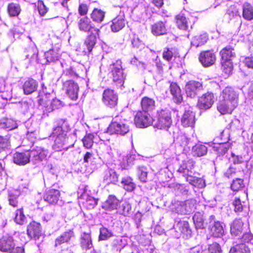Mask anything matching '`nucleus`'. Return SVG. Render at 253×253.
Returning a JSON list of instances; mask_svg holds the SVG:
<instances>
[{
    "mask_svg": "<svg viewBox=\"0 0 253 253\" xmlns=\"http://www.w3.org/2000/svg\"><path fill=\"white\" fill-rule=\"evenodd\" d=\"M111 78L116 88H121L125 83V76L121 61L117 60L110 65Z\"/></svg>",
    "mask_w": 253,
    "mask_h": 253,
    "instance_id": "f257e3e1",
    "label": "nucleus"
},
{
    "mask_svg": "<svg viewBox=\"0 0 253 253\" xmlns=\"http://www.w3.org/2000/svg\"><path fill=\"white\" fill-rule=\"evenodd\" d=\"M157 122L155 127L161 130H168L172 124L171 113L168 109H161L157 112Z\"/></svg>",
    "mask_w": 253,
    "mask_h": 253,
    "instance_id": "f03ea898",
    "label": "nucleus"
},
{
    "mask_svg": "<svg viewBox=\"0 0 253 253\" xmlns=\"http://www.w3.org/2000/svg\"><path fill=\"white\" fill-rule=\"evenodd\" d=\"M108 131L111 134L125 135L129 131L128 123L126 121H112L108 127Z\"/></svg>",
    "mask_w": 253,
    "mask_h": 253,
    "instance_id": "7ed1b4c3",
    "label": "nucleus"
},
{
    "mask_svg": "<svg viewBox=\"0 0 253 253\" xmlns=\"http://www.w3.org/2000/svg\"><path fill=\"white\" fill-rule=\"evenodd\" d=\"M118 95L113 89L108 88L104 90L102 101L107 108L115 109L118 105Z\"/></svg>",
    "mask_w": 253,
    "mask_h": 253,
    "instance_id": "20e7f679",
    "label": "nucleus"
},
{
    "mask_svg": "<svg viewBox=\"0 0 253 253\" xmlns=\"http://www.w3.org/2000/svg\"><path fill=\"white\" fill-rule=\"evenodd\" d=\"M153 121V119L150 113L142 110L138 111L134 116V123L139 128H145L151 126Z\"/></svg>",
    "mask_w": 253,
    "mask_h": 253,
    "instance_id": "39448f33",
    "label": "nucleus"
},
{
    "mask_svg": "<svg viewBox=\"0 0 253 253\" xmlns=\"http://www.w3.org/2000/svg\"><path fill=\"white\" fill-rule=\"evenodd\" d=\"M78 28L80 31L89 34H96L100 33L99 28L95 26V24L87 17L81 18L77 23Z\"/></svg>",
    "mask_w": 253,
    "mask_h": 253,
    "instance_id": "423d86ee",
    "label": "nucleus"
},
{
    "mask_svg": "<svg viewBox=\"0 0 253 253\" xmlns=\"http://www.w3.org/2000/svg\"><path fill=\"white\" fill-rule=\"evenodd\" d=\"M203 89V83L200 81L190 80L185 84V93L188 97L194 98Z\"/></svg>",
    "mask_w": 253,
    "mask_h": 253,
    "instance_id": "0eeeda50",
    "label": "nucleus"
},
{
    "mask_svg": "<svg viewBox=\"0 0 253 253\" xmlns=\"http://www.w3.org/2000/svg\"><path fill=\"white\" fill-rule=\"evenodd\" d=\"M214 103V95L211 92H207L198 98L197 107L201 110L210 109Z\"/></svg>",
    "mask_w": 253,
    "mask_h": 253,
    "instance_id": "6e6552de",
    "label": "nucleus"
},
{
    "mask_svg": "<svg viewBox=\"0 0 253 253\" xmlns=\"http://www.w3.org/2000/svg\"><path fill=\"white\" fill-rule=\"evenodd\" d=\"M210 225L209 227V233L214 238H220L224 234L223 223L216 220L215 216L213 215L210 217Z\"/></svg>",
    "mask_w": 253,
    "mask_h": 253,
    "instance_id": "1a4fd4ad",
    "label": "nucleus"
},
{
    "mask_svg": "<svg viewBox=\"0 0 253 253\" xmlns=\"http://www.w3.org/2000/svg\"><path fill=\"white\" fill-rule=\"evenodd\" d=\"M199 60L204 67H210L216 62L215 53L212 49L202 51L199 55Z\"/></svg>",
    "mask_w": 253,
    "mask_h": 253,
    "instance_id": "9d476101",
    "label": "nucleus"
},
{
    "mask_svg": "<svg viewBox=\"0 0 253 253\" xmlns=\"http://www.w3.org/2000/svg\"><path fill=\"white\" fill-rule=\"evenodd\" d=\"M219 98L226 101L238 104L239 93L235 88L231 86L225 87L221 92Z\"/></svg>",
    "mask_w": 253,
    "mask_h": 253,
    "instance_id": "9b49d317",
    "label": "nucleus"
},
{
    "mask_svg": "<svg viewBox=\"0 0 253 253\" xmlns=\"http://www.w3.org/2000/svg\"><path fill=\"white\" fill-rule=\"evenodd\" d=\"M249 229V224L244 223L241 218L235 219L230 226V233L234 237L240 236Z\"/></svg>",
    "mask_w": 253,
    "mask_h": 253,
    "instance_id": "f8f14e48",
    "label": "nucleus"
},
{
    "mask_svg": "<svg viewBox=\"0 0 253 253\" xmlns=\"http://www.w3.org/2000/svg\"><path fill=\"white\" fill-rule=\"evenodd\" d=\"M63 89L73 100H76L78 98L79 87L74 81L68 80L63 83Z\"/></svg>",
    "mask_w": 253,
    "mask_h": 253,
    "instance_id": "ddd939ff",
    "label": "nucleus"
},
{
    "mask_svg": "<svg viewBox=\"0 0 253 253\" xmlns=\"http://www.w3.org/2000/svg\"><path fill=\"white\" fill-rule=\"evenodd\" d=\"M27 233L31 239L38 240L41 237L42 226L40 223L32 221L27 226Z\"/></svg>",
    "mask_w": 253,
    "mask_h": 253,
    "instance_id": "4468645a",
    "label": "nucleus"
},
{
    "mask_svg": "<svg viewBox=\"0 0 253 253\" xmlns=\"http://www.w3.org/2000/svg\"><path fill=\"white\" fill-rule=\"evenodd\" d=\"M100 33L89 34L84 41L83 52L85 54H90L95 47L97 39L99 38Z\"/></svg>",
    "mask_w": 253,
    "mask_h": 253,
    "instance_id": "2eb2a0df",
    "label": "nucleus"
},
{
    "mask_svg": "<svg viewBox=\"0 0 253 253\" xmlns=\"http://www.w3.org/2000/svg\"><path fill=\"white\" fill-rule=\"evenodd\" d=\"M121 201L113 195L108 196L107 199L102 203L101 208L107 211L117 210Z\"/></svg>",
    "mask_w": 253,
    "mask_h": 253,
    "instance_id": "dca6fc26",
    "label": "nucleus"
},
{
    "mask_svg": "<svg viewBox=\"0 0 253 253\" xmlns=\"http://www.w3.org/2000/svg\"><path fill=\"white\" fill-rule=\"evenodd\" d=\"M169 90L172 95L173 101L176 104H181L183 102V98L181 89L177 84L175 82H170Z\"/></svg>",
    "mask_w": 253,
    "mask_h": 253,
    "instance_id": "f3484780",
    "label": "nucleus"
},
{
    "mask_svg": "<svg viewBox=\"0 0 253 253\" xmlns=\"http://www.w3.org/2000/svg\"><path fill=\"white\" fill-rule=\"evenodd\" d=\"M223 131L221 132L220 136H217L214 139V141H217L219 138L221 139V141L219 142L213 143L212 146V150L214 152H216L218 156L223 155L225 154L228 150L227 144V140L222 141V136Z\"/></svg>",
    "mask_w": 253,
    "mask_h": 253,
    "instance_id": "a211bd4d",
    "label": "nucleus"
},
{
    "mask_svg": "<svg viewBox=\"0 0 253 253\" xmlns=\"http://www.w3.org/2000/svg\"><path fill=\"white\" fill-rule=\"evenodd\" d=\"M237 106L236 104L220 98L217 105V109L222 115L231 114Z\"/></svg>",
    "mask_w": 253,
    "mask_h": 253,
    "instance_id": "6ab92c4d",
    "label": "nucleus"
},
{
    "mask_svg": "<svg viewBox=\"0 0 253 253\" xmlns=\"http://www.w3.org/2000/svg\"><path fill=\"white\" fill-rule=\"evenodd\" d=\"M38 103L43 112V115L47 116V108L50 104L51 97L49 93L39 92L38 96Z\"/></svg>",
    "mask_w": 253,
    "mask_h": 253,
    "instance_id": "aec40b11",
    "label": "nucleus"
},
{
    "mask_svg": "<svg viewBox=\"0 0 253 253\" xmlns=\"http://www.w3.org/2000/svg\"><path fill=\"white\" fill-rule=\"evenodd\" d=\"M31 158L30 152L25 150L22 152H16L13 155V162L19 166H24L30 162Z\"/></svg>",
    "mask_w": 253,
    "mask_h": 253,
    "instance_id": "412c9836",
    "label": "nucleus"
},
{
    "mask_svg": "<svg viewBox=\"0 0 253 253\" xmlns=\"http://www.w3.org/2000/svg\"><path fill=\"white\" fill-rule=\"evenodd\" d=\"M167 21H158L151 26V32L155 36H163L167 34Z\"/></svg>",
    "mask_w": 253,
    "mask_h": 253,
    "instance_id": "4be33fe9",
    "label": "nucleus"
},
{
    "mask_svg": "<svg viewBox=\"0 0 253 253\" xmlns=\"http://www.w3.org/2000/svg\"><path fill=\"white\" fill-rule=\"evenodd\" d=\"M110 28L113 32H118L123 29L126 25L125 15L124 14H119L112 20Z\"/></svg>",
    "mask_w": 253,
    "mask_h": 253,
    "instance_id": "5701e85b",
    "label": "nucleus"
},
{
    "mask_svg": "<svg viewBox=\"0 0 253 253\" xmlns=\"http://www.w3.org/2000/svg\"><path fill=\"white\" fill-rule=\"evenodd\" d=\"M65 125L63 123L62 126H58L53 129L50 136L55 138V142H62L67 137V131L63 129Z\"/></svg>",
    "mask_w": 253,
    "mask_h": 253,
    "instance_id": "b1692460",
    "label": "nucleus"
},
{
    "mask_svg": "<svg viewBox=\"0 0 253 253\" xmlns=\"http://www.w3.org/2000/svg\"><path fill=\"white\" fill-rule=\"evenodd\" d=\"M60 192L57 189L51 188L45 192L44 194V200L51 205L56 204L60 197Z\"/></svg>",
    "mask_w": 253,
    "mask_h": 253,
    "instance_id": "393cba45",
    "label": "nucleus"
},
{
    "mask_svg": "<svg viewBox=\"0 0 253 253\" xmlns=\"http://www.w3.org/2000/svg\"><path fill=\"white\" fill-rule=\"evenodd\" d=\"M103 180L107 185H115L119 181V175L114 169H108L104 171Z\"/></svg>",
    "mask_w": 253,
    "mask_h": 253,
    "instance_id": "a878e982",
    "label": "nucleus"
},
{
    "mask_svg": "<svg viewBox=\"0 0 253 253\" xmlns=\"http://www.w3.org/2000/svg\"><path fill=\"white\" fill-rule=\"evenodd\" d=\"M140 107L142 110L151 113L156 109V101L152 98L147 96H144L141 99Z\"/></svg>",
    "mask_w": 253,
    "mask_h": 253,
    "instance_id": "bb28decb",
    "label": "nucleus"
},
{
    "mask_svg": "<svg viewBox=\"0 0 253 253\" xmlns=\"http://www.w3.org/2000/svg\"><path fill=\"white\" fill-rule=\"evenodd\" d=\"M195 167V162L191 159L184 160L177 169V172L185 175L186 173L191 174L192 170Z\"/></svg>",
    "mask_w": 253,
    "mask_h": 253,
    "instance_id": "cd10ccee",
    "label": "nucleus"
},
{
    "mask_svg": "<svg viewBox=\"0 0 253 253\" xmlns=\"http://www.w3.org/2000/svg\"><path fill=\"white\" fill-rule=\"evenodd\" d=\"M181 123L184 127H193L195 123L194 113L190 111H185L181 117Z\"/></svg>",
    "mask_w": 253,
    "mask_h": 253,
    "instance_id": "c85d7f7f",
    "label": "nucleus"
},
{
    "mask_svg": "<svg viewBox=\"0 0 253 253\" xmlns=\"http://www.w3.org/2000/svg\"><path fill=\"white\" fill-rule=\"evenodd\" d=\"M14 239L12 236H3L0 239V251L6 253L14 247Z\"/></svg>",
    "mask_w": 253,
    "mask_h": 253,
    "instance_id": "c756f323",
    "label": "nucleus"
},
{
    "mask_svg": "<svg viewBox=\"0 0 253 253\" xmlns=\"http://www.w3.org/2000/svg\"><path fill=\"white\" fill-rule=\"evenodd\" d=\"M74 236V233L72 230H69L63 232L55 239L54 246L57 247L63 244L69 243Z\"/></svg>",
    "mask_w": 253,
    "mask_h": 253,
    "instance_id": "7c9ffc66",
    "label": "nucleus"
},
{
    "mask_svg": "<svg viewBox=\"0 0 253 253\" xmlns=\"http://www.w3.org/2000/svg\"><path fill=\"white\" fill-rule=\"evenodd\" d=\"M38 86V84L36 80L31 78H28L24 83L23 89L24 93L29 95L35 92Z\"/></svg>",
    "mask_w": 253,
    "mask_h": 253,
    "instance_id": "2f4dec72",
    "label": "nucleus"
},
{
    "mask_svg": "<svg viewBox=\"0 0 253 253\" xmlns=\"http://www.w3.org/2000/svg\"><path fill=\"white\" fill-rule=\"evenodd\" d=\"M178 57L177 48L173 47H166L162 52V57L165 60L170 62Z\"/></svg>",
    "mask_w": 253,
    "mask_h": 253,
    "instance_id": "473e14b6",
    "label": "nucleus"
},
{
    "mask_svg": "<svg viewBox=\"0 0 253 253\" xmlns=\"http://www.w3.org/2000/svg\"><path fill=\"white\" fill-rule=\"evenodd\" d=\"M80 246L84 251L90 250L93 247L92 241L90 233H83L80 237Z\"/></svg>",
    "mask_w": 253,
    "mask_h": 253,
    "instance_id": "72a5a7b5",
    "label": "nucleus"
},
{
    "mask_svg": "<svg viewBox=\"0 0 253 253\" xmlns=\"http://www.w3.org/2000/svg\"><path fill=\"white\" fill-rule=\"evenodd\" d=\"M80 199L83 207L87 210L93 209L98 204L97 200L87 194L82 195Z\"/></svg>",
    "mask_w": 253,
    "mask_h": 253,
    "instance_id": "f704fd0d",
    "label": "nucleus"
},
{
    "mask_svg": "<svg viewBox=\"0 0 253 253\" xmlns=\"http://www.w3.org/2000/svg\"><path fill=\"white\" fill-rule=\"evenodd\" d=\"M219 55L220 60H232L236 57L234 48L230 45H227L221 49Z\"/></svg>",
    "mask_w": 253,
    "mask_h": 253,
    "instance_id": "c9c22d12",
    "label": "nucleus"
},
{
    "mask_svg": "<svg viewBox=\"0 0 253 253\" xmlns=\"http://www.w3.org/2000/svg\"><path fill=\"white\" fill-rule=\"evenodd\" d=\"M31 157H33L35 161H42L46 157V152L41 147H36L32 150H29Z\"/></svg>",
    "mask_w": 253,
    "mask_h": 253,
    "instance_id": "e433bc0d",
    "label": "nucleus"
},
{
    "mask_svg": "<svg viewBox=\"0 0 253 253\" xmlns=\"http://www.w3.org/2000/svg\"><path fill=\"white\" fill-rule=\"evenodd\" d=\"M175 23L179 29L187 30L188 29V19L183 13H179L175 15Z\"/></svg>",
    "mask_w": 253,
    "mask_h": 253,
    "instance_id": "4c0bfd02",
    "label": "nucleus"
},
{
    "mask_svg": "<svg viewBox=\"0 0 253 253\" xmlns=\"http://www.w3.org/2000/svg\"><path fill=\"white\" fill-rule=\"evenodd\" d=\"M92 21L96 23L102 22L105 17V12L100 9L94 8L90 14Z\"/></svg>",
    "mask_w": 253,
    "mask_h": 253,
    "instance_id": "58836bf2",
    "label": "nucleus"
},
{
    "mask_svg": "<svg viewBox=\"0 0 253 253\" xmlns=\"http://www.w3.org/2000/svg\"><path fill=\"white\" fill-rule=\"evenodd\" d=\"M121 184L123 188L127 192H130L136 188V185L133 181V179L129 176H125L122 178Z\"/></svg>",
    "mask_w": 253,
    "mask_h": 253,
    "instance_id": "ea45409f",
    "label": "nucleus"
},
{
    "mask_svg": "<svg viewBox=\"0 0 253 253\" xmlns=\"http://www.w3.org/2000/svg\"><path fill=\"white\" fill-rule=\"evenodd\" d=\"M21 7L19 3L11 2L8 4L7 12L10 17H17L21 13Z\"/></svg>",
    "mask_w": 253,
    "mask_h": 253,
    "instance_id": "a19ab883",
    "label": "nucleus"
},
{
    "mask_svg": "<svg viewBox=\"0 0 253 253\" xmlns=\"http://www.w3.org/2000/svg\"><path fill=\"white\" fill-rule=\"evenodd\" d=\"M221 70L228 77L232 74L233 63L232 60H220Z\"/></svg>",
    "mask_w": 253,
    "mask_h": 253,
    "instance_id": "79ce46f5",
    "label": "nucleus"
},
{
    "mask_svg": "<svg viewBox=\"0 0 253 253\" xmlns=\"http://www.w3.org/2000/svg\"><path fill=\"white\" fill-rule=\"evenodd\" d=\"M187 182L195 187L202 188L204 186V181L202 178L192 175L191 174L186 173L183 175Z\"/></svg>",
    "mask_w": 253,
    "mask_h": 253,
    "instance_id": "37998d69",
    "label": "nucleus"
},
{
    "mask_svg": "<svg viewBox=\"0 0 253 253\" xmlns=\"http://www.w3.org/2000/svg\"><path fill=\"white\" fill-rule=\"evenodd\" d=\"M243 18L248 21H251L253 19V7L249 2H245L243 6Z\"/></svg>",
    "mask_w": 253,
    "mask_h": 253,
    "instance_id": "c03bdc74",
    "label": "nucleus"
},
{
    "mask_svg": "<svg viewBox=\"0 0 253 253\" xmlns=\"http://www.w3.org/2000/svg\"><path fill=\"white\" fill-rule=\"evenodd\" d=\"M208 40V36L206 34H201L194 36L191 41V43L196 47L205 44Z\"/></svg>",
    "mask_w": 253,
    "mask_h": 253,
    "instance_id": "a18cd8bd",
    "label": "nucleus"
},
{
    "mask_svg": "<svg viewBox=\"0 0 253 253\" xmlns=\"http://www.w3.org/2000/svg\"><path fill=\"white\" fill-rule=\"evenodd\" d=\"M0 126L8 130H12L17 127V124L15 121L10 119L4 117L0 120Z\"/></svg>",
    "mask_w": 253,
    "mask_h": 253,
    "instance_id": "49530a36",
    "label": "nucleus"
},
{
    "mask_svg": "<svg viewBox=\"0 0 253 253\" xmlns=\"http://www.w3.org/2000/svg\"><path fill=\"white\" fill-rule=\"evenodd\" d=\"M192 153L194 156L201 157L207 153V147L203 144H197L192 148Z\"/></svg>",
    "mask_w": 253,
    "mask_h": 253,
    "instance_id": "de8ad7c7",
    "label": "nucleus"
},
{
    "mask_svg": "<svg viewBox=\"0 0 253 253\" xmlns=\"http://www.w3.org/2000/svg\"><path fill=\"white\" fill-rule=\"evenodd\" d=\"M26 220V216L24 213L23 208L17 209L15 211V215L14 218V222L19 225H23Z\"/></svg>",
    "mask_w": 253,
    "mask_h": 253,
    "instance_id": "09e8293b",
    "label": "nucleus"
},
{
    "mask_svg": "<svg viewBox=\"0 0 253 253\" xmlns=\"http://www.w3.org/2000/svg\"><path fill=\"white\" fill-rule=\"evenodd\" d=\"M229 253H250V250L245 244L241 243L231 247Z\"/></svg>",
    "mask_w": 253,
    "mask_h": 253,
    "instance_id": "8fccbe9b",
    "label": "nucleus"
},
{
    "mask_svg": "<svg viewBox=\"0 0 253 253\" xmlns=\"http://www.w3.org/2000/svg\"><path fill=\"white\" fill-rule=\"evenodd\" d=\"M131 211V207L130 204L128 203L125 202L121 205V204L119 205L117 212L125 216H127L130 213Z\"/></svg>",
    "mask_w": 253,
    "mask_h": 253,
    "instance_id": "3c124183",
    "label": "nucleus"
},
{
    "mask_svg": "<svg viewBox=\"0 0 253 253\" xmlns=\"http://www.w3.org/2000/svg\"><path fill=\"white\" fill-rule=\"evenodd\" d=\"M94 135L92 133L86 134L82 139L83 146L87 149L92 148L94 144Z\"/></svg>",
    "mask_w": 253,
    "mask_h": 253,
    "instance_id": "603ef678",
    "label": "nucleus"
},
{
    "mask_svg": "<svg viewBox=\"0 0 253 253\" xmlns=\"http://www.w3.org/2000/svg\"><path fill=\"white\" fill-rule=\"evenodd\" d=\"M245 186L243 179L236 178L233 180L230 188L233 191L238 192Z\"/></svg>",
    "mask_w": 253,
    "mask_h": 253,
    "instance_id": "864d4df0",
    "label": "nucleus"
},
{
    "mask_svg": "<svg viewBox=\"0 0 253 253\" xmlns=\"http://www.w3.org/2000/svg\"><path fill=\"white\" fill-rule=\"evenodd\" d=\"M50 102V104L47 108V115L48 113L52 112L54 110H57L61 108L64 104L63 102L58 99H53Z\"/></svg>",
    "mask_w": 253,
    "mask_h": 253,
    "instance_id": "5fc2aeb1",
    "label": "nucleus"
},
{
    "mask_svg": "<svg viewBox=\"0 0 253 253\" xmlns=\"http://www.w3.org/2000/svg\"><path fill=\"white\" fill-rule=\"evenodd\" d=\"M113 236V233L106 227L100 228L99 235L98 237L99 241L106 240Z\"/></svg>",
    "mask_w": 253,
    "mask_h": 253,
    "instance_id": "6e6d98bb",
    "label": "nucleus"
},
{
    "mask_svg": "<svg viewBox=\"0 0 253 253\" xmlns=\"http://www.w3.org/2000/svg\"><path fill=\"white\" fill-rule=\"evenodd\" d=\"M138 172V176L139 180L143 183H145L147 181V169L145 167H139L137 168Z\"/></svg>",
    "mask_w": 253,
    "mask_h": 253,
    "instance_id": "4d7b16f0",
    "label": "nucleus"
},
{
    "mask_svg": "<svg viewBox=\"0 0 253 253\" xmlns=\"http://www.w3.org/2000/svg\"><path fill=\"white\" fill-rule=\"evenodd\" d=\"M45 58L48 62H54L58 59L57 53L53 50H49L45 53Z\"/></svg>",
    "mask_w": 253,
    "mask_h": 253,
    "instance_id": "13d9d810",
    "label": "nucleus"
},
{
    "mask_svg": "<svg viewBox=\"0 0 253 253\" xmlns=\"http://www.w3.org/2000/svg\"><path fill=\"white\" fill-rule=\"evenodd\" d=\"M38 9L39 14L41 16H44L48 11V8L44 4L42 0H38Z\"/></svg>",
    "mask_w": 253,
    "mask_h": 253,
    "instance_id": "bf43d9fd",
    "label": "nucleus"
},
{
    "mask_svg": "<svg viewBox=\"0 0 253 253\" xmlns=\"http://www.w3.org/2000/svg\"><path fill=\"white\" fill-rule=\"evenodd\" d=\"M207 253H221L220 245L217 243H213L209 245Z\"/></svg>",
    "mask_w": 253,
    "mask_h": 253,
    "instance_id": "052dcab7",
    "label": "nucleus"
},
{
    "mask_svg": "<svg viewBox=\"0 0 253 253\" xmlns=\"http://www.w3.org/2000/svg\"><path fill=\"white\" fill-rule=\"evenodd\" d=\"M239 172L240 171H237L236 168L230 167L225 172L224 175L228 178H231L237 176Z\"/></svg>",
    "mask_w": 253,
    "mask_h": 253,
    "instance_id": "680f3d73",
    "label": "nucleus"
},
{
    "mask_svg": "<svg viewBox=\"0 0 253 253\" xmlns=\"http://www.w3.org/2000/svg\"><path fill=\"white\" fill-rule=\"evenodd\" d=\"M89 6L86 3H79L78 12L81 16L86 15L88 12Z\"/></svg>",
    "mask_w": 253,
    "mask_h": 253,
    "instance_id": "e2e57ef3",
    "label": "nucleus"
},
{
    "mask_svg": "<svg viewBox=\"0 0 253 253\" xmlns=\"http://www.w3.org/2000/svg\"><path fill=\"white\" fill-rule=\"evenodd\" d=\"M242 237L241 238L242 243H251V242L253 240V235L249 232L247 231L243 233Z\"/></svg>",
    "mask_w": 253,
    "mask_h": 253,
    "instance_id": "0e129e2a",
    "label": "nucleus"
},
{
    "mask_svg": "<svg viewBox=\"0 0 253 253\" xmlns=\"http://www.w3.org/2000/svg\"><path fill=\"white\" fill-rule=\"evenodd\" d=\"M234 211L236 212H241L243 211V206L239 198H236L233 202Z\"/></svg>",
    "mask_w": 253,
    "mask_h": 253,
    "instance_id": "69168bd1",
    "label": "nucleus"
},
{
    "mask_svg": "<svg viewBox=\"0 0 253 253\" xmlns=\"http://www.w3.org/2000/svg\"><path fill=\"white\" fill-rule=\"evenodd\" d=\"M131 44L133 47L136 48H138L141 44V41L139 40L138 36L135 34H134L133 36Z\"/></svg>",
    "mask_w": 253,
    "mask_h": 253,
    "instance_id": "338daca9",
    "label": "nucleus"
},
{
    "mask_svg": "<svg viewBox=\"0 0 253 253\" xmlns=\"http://www.w3.org/2000/svg\"><path fill=\"white\" fill-rule=\"evenodd\" d=\"M244 63L245 65L249 68L253 69V57L248 56L245 58Z\"/></svg>",
    "mask_w": 253,
    "mask_h": 253,
    "instance_id": "774afa93",
    "label": "nucleus"
}]
</instances>
